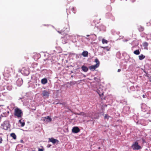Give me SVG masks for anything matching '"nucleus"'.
<instances>
[{
    "label": "nucleus",
    "mask_w": 151,
    "mask_h": 151,
    "mask_svg": "<svg viewBox=\"0 0 151 151\" xmlns=\"http://www.w3.org/2000/svg\"><path fill=\"white\" fill-rule=\"evenodd\" d=\"M14 67L12 66L6 67L4 70V72L3 75L4 76L9 77L10 73L12 72Z\"/></svg>",
    "instance_id": "obj_1"
},
{
    "label": "nucleus",
    "mask_w": 151,
    "mask_h": 151,
    "mask_svg": "<svg viewBox=\"0 0 151 151\" xmlns=\"http://www.w3.org/2000/svg\"><path fill=\"white\" fill-rule=\"evenodd\" d=\"M14 115L18 118H22L23 115L22 111L18 107H16L14 110Z\"/></svg>",
    "instance_id": "obj_2"
},
{
    "label": "nucleus",
    "mask_w": 151,
    "mask_h": 151,
    "mask_svg": "<svg viewBox=\"0 0 151 151\" xmlns=\"http://www.w3.org/2000/svg\"><path fill=\"white\" fill-rule=\"evenodd\" d=\"M131 147L133 150H139L142 148L141 147L138 145L137 141L133 143L131 146Z\"/></svg>",
    "instance_id": "obj_3"
},
{
    "label": "nucleus",
    "mask_w": 151,
    "mask_h": 151,
    "mask_svg": "<svg viewBox=\"0 0 151 151\" xmlns=\"http://www.w3.org/2000/svg\"><path fill=\"white\" fill-rule=\"evenodd\" d=\"M104 87L102 86H100L97 90V92L100 96L103 95L104 92Z\"/></svg>",
    "instance_id": "obj_4"
},
{
    "label": "nucleus",
    "mask_w": 151,
    "mask_h": 151,
    "mask_svg": "<svg viewBox=\"0 0 151 151\" xmlns=\"http://www.w3.org/2000/svg\"><path fill=\"white\" fill-rule=\"evenodd\" d=\"M50 93V91H49L44 90L42 91V95L43 96L45 97V98H48Z\"/></svg>",
    "instance_id": "obj_5"
},
{
    "label": "nucleus",
    "mask_w": 151,
    "mask_h": 151,
    "mask_svg": "<svg viewBox=\"0 0 151 151\" xmlns=\"http://www.w3.org/2000/svg\"><path fill=\"white\" fill-rule=\"evenodd\" d=\"M21 72L22 74L25 76L28 75L29 73V71L24 68H23L21 70Z\"/></svg>",
    "instance_id": "obj_6"
},
{
    "label": "nucleus",
    "mask_w": 151,
    "mask_h": 151,
    "mask_svg": "<svg viewBox=\"0 0 151 151\" xmlns=\"http://www.w3.org/2000/svg\"><path fill=\"white\" fill-rule=\"evenodd\" d=\"M3 127V129L5 130L7 129L8 128H9V124L6 122H4V123L2 125Z\"/></svg>",
    "instance_id": "obj_7"
},
{
    "label": "nucleus",
    "mask_w": 151,
    "mask_h": 151,
    "mask_svg": "<svg viewBox=\"0 0 151 151\" xmlns=\"http://www.w3.org/2000/svg\"><path fill=\"white\" fill-rule=\"evenodd\" d=\"M80 131V129L79 128L77 127H73L72 129V132L73 133H77Z\"/></svg>",
    "instance_id": "obj_8"
},
{
    "label": "nucleus",
    "mask_w": 151,
    "mask_h": 151,
    "mask_svg": "<svg viewBox=\"0 0 151 151\" xmlns=\"http://www.w3.org/2000/svg\"><path fill=\"white\" fill-rule=\"evenodd\" d=\"M49 140L50 142H51L53 144H55L56 143H58L59 142V141L58 140L53 138H49Z\"/></svg>",
    "instance_id": "obj_9"
},
{
    "label": "nucleus",
    "mask_w": 151,
    "mask_h": 151,
    "mask_svg": "<svg viewBox=\"0 0 151 151\" xmlns=\"http://www.w3.org/2000/svg\"><path fill=\"white\" fill-rule=\"evenodd\" d=\"M98 67L96 65H95L90 66L89 67V68L91 70L94 71L96 68Z\"/></svg>",
    "instance_id": "obj_10"
},
{
    "label": "nucleus",
    "mask_w": 151,
    "mask_h": 151,
    "mask_svg": "<svg viewBox=\"0 0 151 151\" xmlns=\"http://www.w3.org/2000/svg\"><path fill=\"white\" fill-rule=\"evenodd\" d=\"M81 55L84 57H87L88 56V52L87 51H84L82 52Z\"/></svg>",
    "instance_id": "obj_11"
},
{
    "label": "nucleus",
    "mask_w": 151,
    "mask_h": 151,
    "mask_svg": "<svg viewBox=\"0 0 151 151\" xmlns=\"http://www.w3.org/2000/svg\"><path fill=\"white\" fill-rule=\"evenodd\" d=\"M77 114L79 115H82L85 117L88 116L87 114L84 113L83 112H80L79 113Z\"/></svg>",
    "instance_id": "obj_12"
},
{
    "label": "nucleus",
    "mask_w": 151,
    "mask_h": 151,
    "mask_svg": "<svg viewBox=\"0 0 151 151\" xmlns=\"http://www.w3.org/2000/svg\"><path fill=\"white\" fill-rule=\"evenodd\" d=\"M81 68L82 70L85 72H86L88 71V68L87 67L84 65L82 66Z\"/></svg>",
    "instance_id": "obj_13"
},
{
    "label": "nucleus",
    "mask_w": 151,
    "mask_h": 151,
    "mask_svg": "<svg viewBox=\"0 0 151 151\" xmlns=\"http://www.w3.org/2000/svg\"><path fill=\"white\" fill-rule=\"evenodd\" d=\"M41 83L43 84H45L47 83V80L46 78H44L42 79Z\"/></svg>",
    "instance_id": "obj_14"
},
{
    "label": "nucleus",
    "mask_w": 151,
    "mask_h": 151,
    "mask_svg": "<svg viewBox=\"0 0 151 151\" xmlns=\"http://www.w3.org/2000/svg\"><path fill=\"white\" fill-rule=\"evenodd\" d=\"M138 57H139V60H142L143 59L145 58V56L142 54H141L140 55H139Z\"/></svg>",
    "instance_id": "obj_15"
},
{
    "label": "nucleus",
    "mask_w": 151,
    "mask_h": 151,
    "mask_svg": "<svg viewBox=\"0 0 151 151\" xmlns=\"http://www.w3.org/2000/svg\"><path fill=\"white\" fill-rule=\"evenodd\" d=\"M45 119H48L49 120L48 122H50L52 121V119L48 116H47V117H44L43 120L44 121H45Z\"/></svg>",
    "instance_id": "obj_16"
},
{
    "label": "nucleus",
    "mask_w": 151,
    "mask_h": 151,
    "mask_svg": "<svg viewBox=\"0 0 151 151\" xmlns=\"http://www.w3.org/2000/svg\"><path fill=\"white\" fill-rule=\"evenodd\" d=\"M58 32L59 33L61 34L62 35H64V37L62 36V37H61V38H63L65 36H66L67 35V34L65 33L63 31H61V32L58 31Z\"/></svg>",
    "instance_id": "obj_17"
},
{
    "label": "nucleus",
    "mask_w": 151,
    "mask_h": 151,
    "mask_svg": "<svg viewBox=\"0 0 151 151\" xmlns=\"http://www.w3.org/2000/svg\"><path fill=\"white\" fill-rule=\"evenodd\" d=\"M95 62L96 63L95 65H96L99 67L100 64V62L99 60L97 58H96L95 60Z\"/></svg>",
    "instance_id": "obj_18"
},
{
    "label": "nucleus",
    "mask_w": 151,
    "mask_h": 151,
    "mask_svg": "<svg viewBox=\"0 0 151 151\" xmlns=\"http://www.w3.org/2000/svg\"><path fill=\"white\" fill-rule=\"evenodd\" d=\"M144 29V28L141 26H140L138 27V30L140 32L143 31Z\"/></svg>",
    "instance_id": "obj_19"
},
{
    "label": "nucleus",
    "mask_w": 151,
    "mask_h": 151,
    "mask_svg": "<svg viewBox=\"0 0 151 151\" xmlns=\"http://www.w3.org/2000/svg\"><path fill=\"white\" fill-rule=\"evenodd\" d=\"M17 84L19 86H20L22 83V80H18L17 81Z\"/></svg>",
    "instance_id": "obj_20"
},
{
    "label": "nucleus",
    "mask_w": 151,
    "mask_h": 151,
    "mask_svg": "<svg viewBox=\"0 0 151 151\" xmlns=\"http://www.w3.org/2000/svg\"><path fill=\"white\" fill-rule=\"evenodd\" d=\"M11 136L13 138L15 139H16V136L15 134L14 133H12L11 134Z\"/></svg>",
    "instance_id": "obj_21"
},
{
    "label": "nucleus",
    "mask_w": 151,
    "mask_h": 151,
    "mask_svg": "<svg viewBox=\"0 0 151 151\" xmlns=\"http://www.w3.org/2000/svg\"><path fill=\"white\" fill-rule=\"evenodd\" d=\"M134 53L136 55H138L140 54V52L139 50H136L134 52Z\"/></svg>",
    "instance_id": "obj_22"
},
{
    "label": "nucleus",
    "mask_w": 151,
    "mask_h": 151,
    "mask_svg": "<svg viewBox=\"0 0 151 151\" xmlns=\"http://www.w3.org/2000/svg\"><path fill=\"white\" fill-rule=\"evenodd\" d=\"M19 123H20V124H21V126L22 127H23L24 126V125H25V122H22L21 119H20L19 120Z\"/></svg>",
    "instance_id": "obj_23"
},
{
    "label": "nucleus",
    "mask_w": 151,
    "mask_h": 151,
    "mask_svg": "<svg viewBox=\"0 0 151 151\" xmlns=\"http://www.w3.org/2000/svg\"><path fill=\"white\" fill-rule=\"evenodd\" d=\"M108 41L107 40H105L104 39H103L102 40V43L104 44V43L107 44L108 43Z\"/></svg>",
    "instance_id": "obj_24"
},
{
    "label": "nucleus",
    "mask_w": 151,
    "mask_h": 151,
    "mask_svg": "<svg viewBox=\"0 0 151 151\" xmlns=\"http://www.w3.org/2000/svg\"><path fill=\"white\" fill-rule=\"evenodd\" d=\"M70 10H72L74 13H76V11L75 10V9L74 7H72L71 8Z\"/></svg>",
    "instance_id": "obj_25"
},
{
    "label": "nucleus",
    "mask_w": 151,
    "mask_h": 151,
    "mask_svg": "<svg viewBox=\"0 0 151 151\" xmlns=\"http://www.w3.org/2000/svg\"><path fill=\"white\" fill-rule=\"evenodd\" d=\"M76 82L75 81H71L70 83V85H74L76 84Z\"/></svg>",
    "instance_id": "obj_26"
},
{
    "label": "nucleus",
    "mask_w": 151,
    "mask_h": 151,
    "mask_svg": "<svg viewBox=\"0 0 151 151\" xmlns=\"http://www.w3.org/2000/svg\"><path fill=\"white\" fill-rule=\"evenodd\" d=\"M110 117V116L106 114H105L104 116V119H108Z\"/></svg>",
    "instance_id": "obj_27"
},
{
    "label": "nucleus",
    "mask_w": 151,
    "mask_h": 151,
    "mask_svg": "<svg viewBox=\"0 0 151 151\" xmlns=\"http://www.w3.org/2000/svg\"><path fill=\"white\" fill-rule=\"evenodd\" d=\"M143 45L144 47H147L148 45V44L147 42H144L143 44Z\"/></svg>",
    "instance_id": "obj_28"
},
{
    "label": "nucleus",
    "mask_w": 151,
    "mask_h": 151,
    "mask_svg": "<svg viewBox=\"0 0 151 151\" xmlns=\"http://www.w3.org/2000/svg\"><path fill=\"white\" fill-rule=\"evenodd\" d=\"M7 88L8 90H10L12 89L11 86H7Z\"/></svg>",
    "instance_id": "obj_29"
},
{
    "label": "nucleus",
    "mask_w": 151,
    "mask_h": 151,
    "mask_svg": "<svg viewBox=\"0 0 151 151\" xmlns=\"http://www.w3.org/2000/svg\"><path fill=\"white\" fill-rule=\"evenodd\" d=\"M3 141V139L2 137H0V144H1L2 143Z\"/></svg>",
    "instance_id": "obj_30"
},
{
    "label": "nucleus",
    "mask_w": 151,
    "mask_h": 151,
    "mask_svg": "<svg viewBox=\"0 0 151 151\" xmlns=\"http://www.w3.org/2000/svg\"><path fill=\"white\" fill-rule=\"evenodd\" d=\"M38 151H44V149H43L39 148Z\"/></svg>",
    "instance_id": "obj_31"
},
{
    "label": "nucleus",
    "mask_w": 151,
    "mask_h": 151,
    "mask_svg": "<svg viewBox=\"0 0 151 151\" xmlns=\"http://www.w3.org/2000/svg\"><path fill=\"white\" fill-rule=\"evenodd\" d=\"M100 47L101 48H103L104 49H106V48L107 49V47H102V46H101Z\"/></svg>",
    "instance_id": "obj_32"
},
{
    "label": "nucleus",
    "mask_w": 151,
    "mask_h": 151,
    "mask_svg": "<svg viewBox=\"0 0 151 151\" xmlns=\"http://www.w3.org/2000/svg\"><path fill=\"white\" fill-rule=\"evenodd\" d=\"M121 71V70L120 69H119L117 71L118 72H120Z\"/></svg>",
    "instance_id": "obj_33"
},
{
    "label": "nucleus",
    "mask_w": 151,
    "mask_h": 151,
    "mask_svg": "<svg viewBox=\"0 0 151 151\" xmlns=\"http://www.w3.org/2000/svg\"><path fill=\"white\" fill-rule=\"evenodd\" d=\"M130 1L132 2L133 3L135 1V0H130Z\"/></svg>",
    "instance_id": "obj_34"
},
{
    "label": "nucleus",
    "mask_w": 151,
    "mask_h": 151,
    "mask_svg": "<svg viewBox=\"0 0 151 151\" xmlns=\"http://www.w3.org/2000/svg\"><path fill=\"white\" fill-rule=\"evenodd\" d=\"M142 97H143V98H145V96L144 95H143L142 96Z\"/></svg>",
    "instance_id": "obj_35"
},
{
    "label": "nucleus",
    "mask_w": 151,
    "mask_h": 151,
    "mask_svg": "<svg viewBox=\"0 0 151 151\" xmlns=\"http://www.w3.org/2000/svg\"><path fill=\"white\" fill-rule=\"evenodd\" d=\"M106 50L108 51H109L110 50V49H108V47H107V49L106 48Z\"/></svg>",
    "instance_id": "obj_36"
},
{
    "label": "nucleus",
    "mask_w": 151,
    "mask_h": 151,
    "mask_svg": "<svg viewBox=\"0 0 151 151\" xmlns=\"http://www.w3.org/2000/svg\"><path fill=\"white\" fill-rule=\"evenodd\" d=\"M73 37L72 36H71L70 37ZM74 38L76 40V37H75V36H74ZM70 39H72L71 37H70Z\"/></svg>",
    "instance_id": "obj_37"
},
{
    "label": "nucleus",
    "mask_w": 151,
    "mask_h": 151,
    "mask_svg": "<svg viewBox=\"0 0 151 151\" xmlns=\"http://www.w3.org/2000/svg\"><path fill=\"white\" fill-rule=\"evenodd\" d=\"M89 35H86V36H87V37H89Z\"/></svg>",
    "instance_id": "obj_38"
},
{
    "label": "nucleus",
    "mask_w": 151,
    "mask_h": 151,
    "mask_svg": "<svg viewBox=\"0 0 151 151\" xmlns=\"http://www.w3.org/2000/svg\"><path fill=\"white\" fill-rule=\"evenodd\" d=\"M101 149V147H99L98 148V149Z\"/></svg>",
    "instance_id": "obj_39"
},
{
    "label": "nucleus",
    "mask_w": 151,
    "mask_h": 151,
    "mask_svg": "<svg viewBox=\"0 0 151 151\" xmlns=\"http://www.w3.org/2000/svg\"><path fill=\"white\" fill-rule=\"evenodd\" d=\"M76 40H75V41H73V42H76Z\"/></svg>",
    "instance_id": "obj_40"
},
{
    "label": "nucleus",
    "mask_w": 151,
    "mask_h": 151,
    "mask_svg": "<svg viewBox=\"0 0 151 151\" xmlns=\"http://www.w3.org/2000/svg\"><path fill=\"white\" fill-rule=\"evenodd\" d=\"M71 77H73V75L71 76Z\"/></svg>",
    "instance_id": "obj_41"
},
{
    "label": "nucleus",
    "mask_w": 151,
    "mask_h": 151,
    "mask_svg": "<svg viewBox=\"0 0 151 151\" xmlns=\"http://www.w3.org/2000/svg\"><path fill=\"white\" fill-rule=\"evenodd\" d=\"M143 106H142V107H143Z\"/></svg>",
    "instance_id": "obj_42"
},
{
    "label": "nucleus",
    "mask_w": 151,
    "mask_h": 151,
    "mask_svg": "<svg viewBox=\"0 0 151 151\" xmlns=\"http://www.w3.org/2000/svg\"><path fill=\"white\" fill-rule=\"evenodd\" d=\"M1 106V105H0V106Z\"/></svg>",
    "instance_id": "obj_43"
},
{
    "label": "nucleus",
    "mask_w": 151,
    "mask_h": 151,
    "mask_svg": "<svg viewBox=\"0 0 151 151\" xmlns=\"http://www.w3.org/2000/svg\"><path fill=\"white\" fill-rule=\"evenodd\" d=\"M150 121V122H151V121Z\"/></svg>",
    "instance_id": "obj_44"
}]
</instances>
